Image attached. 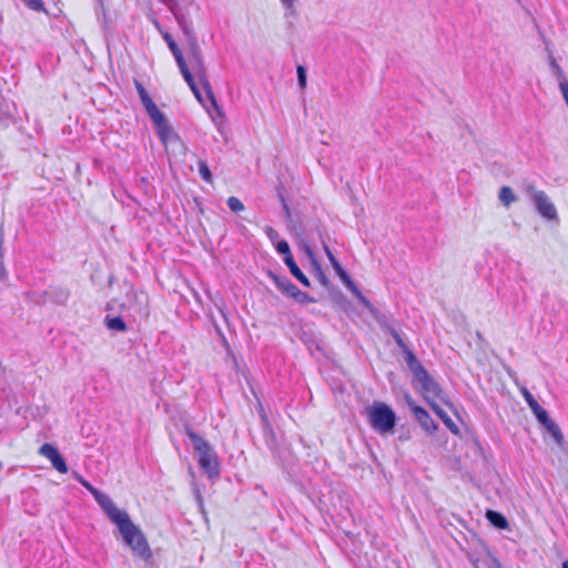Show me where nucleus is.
<instances>
[{
    "label": "nucleus",
    "instance_id": "obj_45",
    "mask_svg": "<svg viewBox=\"0 0 568 568\" xmlns=\"http://www.w3.org/2000/svg\"><path fill=\"white\" fill-rule=\"evenodd\" d=\"M343 283L352 291L354 290V287H357L354 282L352 281V278L348 276V274L346 273V277H339Z\"/></svg>",
    "mask_w": 568,
    "mask_h": 568
},
{
    "label": "nucleus",
    "instance_id": "obj_39",
    "mask_svg": "<svg viewBox=\"0 0 568 568\" xmlns=\"http://www.w3.org/2000/svg\"><path fill=\"white\" fill-rule=\"evenodd\" d=\"M189 87L192 90V92L195 95V98L197 99V101L200 103H203V98H202V94H201V91H200L197 84L195 82H193Z\"/></svg>",
    "mask_w": 568,
    "mask_h": 568
},
{
    "label": "nucleus",
    "instance_id": "obj_4",
    "mask_svg": "<svg viewBox=\"0 0 568 568\" xmlns=\"http://www.w3.org/2000/svg\"><path fill=\"white\" fill-rule=\"evenodd\" d=\"M368 422L379 434L392 433L396 425L395 412L385 403L375 402L368 409Z\"/></svg>",
    "mask_w": 568,
    "mask_h": 568
},
{
    "label": "nucleus",
    "instance_id": "obj_20",
    "mask_svg": "<svg viewBox=\"0 0 568 568\" xmlns=\"http://www.w3.org/2000/svg\"><path fill=\"white\" fill-rule=\"evenodd\" d=\"M486 517L497 528L505 529L508 526L507 519L497 511L488 510Z\"/></svg>",
    "mask_w": 568,
    "mask_h": 568
},
{
    "label": "nucleus",
    "instance_id": "obj_19",
    "mask_svg": "<svg viewBox=\"0 0 568 568\" xmlns=\"http://www.w3.org/2000/svg\"><path fill=\"white\" fill-rule=\"evenodd\" d=\"M542 426L551 435V437L555 439V442L558 445H562L564 435H562L559 426L552 419H550L548 423L544 424Z\"/></svg>",
    "mask_w": 568,
    "mask_h": 568
},
{
    "label": "nucleus",
    "instance_id": "obj_48",
    "mask_svg": "<svg viewBox=\"0 0 568 568\" xmlns=\"http://www.w3.org/2000/svg\"><path fill=\"white\" fill-rule=\"evenodd\" d=\"M305 253L310 257V260L312 261V264L314 265V260H316V257H315V254L312 251V248L310 246H307V245L305 246Z\"/></svg>",
    "mask_w": 568,
    "mask_h": 568
},
{
    "label": "nucleus",
    "instance_id": "obj_3",
    "mask_svg": "<svg viewBox=\"0 0 568 568\" xmlns=\"http://www.w3.org/2000/svg\"><path fill=\"white\" fill-rule=\"evenodd\" d=\"M409 361L412 362V365H409L408 368L413 373L414 382L417 384L416 387L428 405L432 406V404H436L437 399L449 405L440 385L428 374L418 358L410 357Z\"/></svg>",
    "mask_w": 568,
    "mask_h": 568
},
{
    "label": "nucleus",
    "instance_id": "obj_28",
    "mask_svg": "<svg viewBox=\"0 0 568 568\" xmlns=\"http://www.w3.org/2000/svg\"><path fill=\"white\" fill-rule=\"evenodd\" d=\"M291 298L295 300L300 304H308L315 302V298L302 292L298 287L296 288L295 293Z\"/></svg>",
    "mask_w": 568,
    "mask_h": 568
},
{
    "label": "nucleus",
    "instance_id": "obj_41",
    "mask_svg": "<svg viewBox=\"0 0 568 568\" xmlns=\"http://www.w3.org/2000/svg\"><path fill=\"white\" fill-rule=\"evenodd\" d=\"M529 408H530V409H531V412L534 413L535 417H537V416L541 415V413H544V412L546 410L544 407H541V406L539 405V403H538V402H537V403H535L534 405H531Z\"/></svg>",
    "mask_w": 568,
    "mask_h": 568
},
{
    "label": "nucleus",
    "instance_id": "obj_50",
    "mask_svg": "<svg viewBox=\"0 0 568 568\" xmlns=\"http://www.w3.org/2000/svg\"><path fill=\"white\" fill-rule=\"evenodd\" d=\"M266 233H267L268 237H270V239H272V240H273V239H275V237H277V235H278V234H277V232H276V231H274L272 227H268V229L266 230Z\"/></svg>",
    "mask_w": 568,
    "mask_h": 568
},
{
    "label": "nucleus",
    "instance_id": "obj_40",
    "mask_svg": "<svg viewBox=\"0 0 568 568\" xmlns=\"http://www.w3.org/2000/svg\"><path fill=\"white\" fill-rule=\"evenodd\" d=\"M283 7L290 11L291 14H295L294 0H280Z\"/></svg>",
    "mask_w": 568,
    "mask_h": 568
},
{
    "label": "nucleus",
    "instance_id": "obj_35",
    "mask_svg": "<svg viewBox=\"0 0 568 568\" xmlns=\"http://www.w3.org/2000/svg\"><path fill=\"white\" fill-rule=\"evenodd\" d=\"M297 81L302 90L306 88V69L303 65L297 67Z\"/></svg>",
    "mask_w": 568,
    "mask_h": 568
},
{
    "label": "nucleus",
    "instance_id": "obj_47",
    "mask_svg": "<svg viewBox=\"0 0 568 568\" xmlns=\"http://www.w3.org/2000/svg\"><path fill=\"white\" fill-rule=\"evenodd\" d=\"M134 84H135L136 91L139 93V97H142L143 94L148 93V91L145 90V88L143 87V84L141 82L135 80Z\"/></svg>",
    "mask_w": 568,
    "mask_h": 568
},
{
    "label": "nucleus",
    "instance_id": "obj_38",
    "mask_svg": "<svg viewBox=\"0 0 568 568\" xmlns=\"http://www.w3.org/2000/svg\"><path fill=\"white\" fill-rule=\"evenodd\" d=\"M3 243H4V230H3V226L0 225V272H2L4 270L3 253H2Z\"/></svg>",
    "mask_w": 568,
    "mask_h": 568
},
{
    "label": "nucleus",
    "instance_id": "obj_31",
    "mask_svg": "<svg viewBox=\"0 0 568 568\" xmlns=\"http://www.w3.org/2000/svg\"><path fill=\"white\" fill-rule=\"evenodd\" d=\"M227 206L230 207V210H231L232 212H235V213L241 212V211H243V210H244V204H243V203H242V201H241L239 197H236V196H230V197L227 199Z\"/></svg>",
    "mask_w": 568,
    "mask_h": 568
},
{
    "label": "nucleus",
    "instance_id": "obj_6",
    "mask_svg": "<svg viewBox=\"0 0 568 568\" xmlns=\"http://www.w3.org/2000/svg\"><path fill=\"white\" fill-rule=\"evenodd\" d=\"M141 102L149 114L155 131L162 143L166 144L169 139L173 135V131L165 118V115L159 110L156 104L152 101L149 93L140 97Z\"/></svg>",
    "mask_w": 568,
    "mask_h": 568
},
{
    "label": "nucleus",
    "instance_id": "obj_53",
    "mask_svg": "<svg viewBox=\"0 0 568 568\" xmlns=\"http://www.w3.org/2000/svg\"><path fill=\"white\" fill-rule=\"evenodd\" d=\"M98 7L103 9V0H97Z\"/></svg>",
    "mask_w": 568,
    "mask_h": 568
},
{
    "label": "nucleus",
    "instance_id": "obj_9",
    "mask_svg": "<svg viewBox=\"0 0 568 568\" xmlns=\"http://www.w3.org/2000/svg\"><path fill=\"white\" fill-rule=\"evenodd\" d=\"M72 477L79 481L91 495L94 497L95 501L100 505V507L105 511L108 510L114 503L106 494L100 491L94 486H92L88 480H85L78 471H72Z\"/></svg>",
    "mask_w": 568,
    "mask_h": 568
},
{
    "label": "nucleus",
    "instance_id": "obj_52",
    "mask_svg": "<svg viewBox=\"0 0 568 568\" xmlns=\"http://www.w3.org/2000/svg\"><path fill=\"white\" fill-rule=\"evenodd\" d=\"M168 8H170V4L176 3L175 0H161Z\"/></svg>",
    "mask_w": 568,
    "mask_h": 568
},
{
    "label": "nucleus",
    "instance_id": "obj_1",
    "mask_svg": "<svg viewBox=\"0 0 568 568\" xmlns=\"http://www.w3.org/2000/svg\"><path fill=\"white\" fill-rule=\"evenodd\" d=\"M104 513L116 525L124 544L131 549L132 554L144 561H149L152 558L149 542L140 527L130 519L128 513L119 509L115 504Z\"/></svg>",
    "mask_w": 568,
    "mask_h": 568
},
{
    "label": "nucleus",
    "instance_id": "obj_27",
    "mask_svg": "<svg viewBox=\"0 0 568 568\" xmlns=\"http://www.w3.org/2000/svg\"><path fill=\"white\" fill-rule=\"evenodd\" d=\"M549 64H550V68L554 71V73L557 77L559 82H561L562 79H567L566 75L564 74L562 69L557 63V61H556V59H555V57L552 55L551 52L549 53Z\"/></svg>",
    "mask_w": 568,
    "mask_h": 568
},
{
    "label": "nucleus",
    "instance_id": "obj_24",
    "mask_svg": "<svg viewBox=\"0 0 568 568\" xmlns=\"http://www.w3.org/2000/svg\"><path fill=\"white\" fill-rule=\"evenodd\" d=\"M197 166H199V174L200 176L207 183H212L213 182V175L211 173V170L209 168V165L206 164L205 161L203 160H200L197 162Z\"/></svg>",
    "mask_w": 568,
    "mask_h": 568
},
{
    "label": "nucleus",
    "instance_id": "obj_7",
    "mask_svg": "<svg viewBox=\"0 0 568 568\" xmlns=\"http://www.w3.org/2000/svg\"><path fill=\"white\" fill-rule=\"evenodd\" d=\"M526 192L530 194L536 210L542 217L550 221L558 220L557 209L544 191H538L534 185H528Z\"/></svg>",
    "mask_w": 568,
    "mask_h": 568
},
{
    "label": "nucleus",
    "instance_id": "obj_17",
    "mask_svg": "<svg viewBox=\"0 0 568 568\" xmlns=\"http://www.w3.org/2000/svg\"><path fill=\"white\" fill-rule=\"evenodd\" d=\"M195 59H196V62L201 69V71L199 72V79L201 81V84H202V88L203 90L205 91L209 100L212 102L213 105L216 106V101H215V98H214V93H213V90L209 83V81L206 80V78L204 77L203 72H202V69H203V62H202V59L200 57V54H195Z\"/></svg>",
    "mask_w": 568,
    "mask_h": 568
},
{
    "label": "nucleus",
    "instance_id": "obj_16",
    "mask_svg": "<svg viewBox=\"0 0 568 568\" xmlns=\"http://www.w3.org/2000/svg\"><path fill=\"white\" fill-rule=\"evenodd\" d=\"M430 408L434 413L443 420L446 427L454 434L459 435V427L453 422V419L437 405L432 404Z\"/></svg>",
    "mask_w": 568,
    "mask_h": 568
},
{
    "label": "nucleus",
    "instance_id": "obj_22",
    "mask_svg": "<svg viewBox=\"0 0 568 568\" xmlns=\"http://www.w3.org/2000/svg\"><path fill=\"white\" fill-rule=\"evenodd\" d=\"M324 251L336 274L339 277H346V271L342 267V265L339 264V262L337 261V258L334 256V254L326 244H324Z\"/></svg>",
    "mask_w": 568,
    "mask_h": 568
},
{
    "label": "nucleus",
    "instance_id": "obj_18",
    "mask_svg": "<svg viewBox=\"0 0 568 568\" xmlns=\"http://www.w3.org/2000/svg\"><path fill=\"white\" fill-rule=\"evenodd\" d=\"M105 326L110 329V331H114V332H125L128 329V326L125 324V322L122 320V317L120 316H105Z\"/></svg>",
    "mask_w": 568,
    "mask_h": 568
},
{
    "label": "nucleus",
    "instance_id": "obj_56",
    "mask_svg": "<svg viewBox=\"0 0 568 568\" xmlns=\"http://www.w3.org/2000/svg\"><path fill=\"white\" fill-rule=\"evenodd\" d=\"M284 209H285V211H286L287 213L290 212V210H288V207H287V204H285V203H284Z\"/></svg>",
    "mask_w": 568,
    "mask_h": 568
},
{
    "label": "nucleus",
    "instance_id": "obj_57",
    "mask_svg": "<svg viewBox=\"0 0 568 568\" xmlns=\"http://www.w3.org/2000/svg\"><path fill=\"white\" fill-rule=\"evenodd\" d=\"M190 3H193V0H189Z\"/></svg>",
    "mask_w": 568,
    "mask_h": 568
},
{
    "label": "nucleus",
    "instance_id": "obj_49",
    "mask_svg": "<svg viewBox=\"0 0 568 568\" xmlns=\"http://www.w3.org/2000/svg\"><path fill=\"white\" fill-rule=\"evenodd\" d=\"M305 253L310 257V260L312 261V264L314 265V260H316V257H315V254L312 251V248L310 246H307V245L305 246Z\"/></svg>",
    "mask_w": 568,
    "mask_h": 568
},
{
    "label": "nucleus",
    "instance_id": "obj_10",
    "mask_svg": "<svg viewBox=\"0 0 568 568\" xmlns=\"http://www.w3.org/2000/svg\"><path fill=\"white\" fill-rule=\"evenodd\" d=\"M169 10L174 16L179 27L182 29L186 38L196 44V39L194 34V29L192 21L186 17V14L183 12V10L178 6V3L170 4Z\"/></svg>",
    "mask_w": 568,
    "mask_h": 568
},
{
    "label": "nucleus",
    "instance_id": "obj_12",
    "mask_svg": "<svg viewBox=\"0 0 568 568\" xmlns=\"http://www.w3.org/2000/svg\"><path fill=\"white\" fill-rule=\"evenodd\" d=\"M268 276L275 283L277 288L288 297H292L297 286L293 284L286 276L277 275L273 272H268Z\"/></svg>",
    "mask_w": 568,
    "mask_h": 568
},
{
    "label": "nucleus",
    "instance_id": "obj_32",
    "mask_svg": "<svg viewBox=\"0 0 568 568\" xmlns=\"http://www.w3.org/2000/svg\"><path fill=\"white\" fill-rule=\"evenodd\" d=\"M70 296V292L64 288H57L53 291V298L55 302L60 304L67 303L68 298Z\"/></svg>",
    "mask_w": 568,
    "mask_h": 568
},
{
    "label": "nucleus",
    "instance_id": "obj_44",
    "mask_svg": "<svg viewBox=\"0 0 568 568\" xmlns=\"http://www.w3.org/2000/svg\"><path fill=\"white\" fill-rule=\"evenodd\" d=\"M361 304L367 308L368 311L373 312L374 311V306L371 304V302L364 296V295H361L358 298H357Z\"/></svg>",
    "mask_w": 568,
    "mask_h": 568
},
{
    "label": "nucleus",
    "instance_id": "obj_34",
    "mask_svg": "<svg viewBox=\"0 0 568 568\" xmlns=\"http://www.w3.org/2000/svg\"><path fill=\"white\" fill-rule=\"evenodd\" d=\"M29 9L33 11H43L44 3L42 0H21Z\"/></svg>",
    "mask_w": 568,
    "mask_h": 568
},
{
    "label": "nucleus",
    "instance_id": "obj_25",
    "mask_svg": "<svg viewBox=\"0 0 568 568\" xmlns=\"http://www.w3.org/2000/svg\"><path fill=\"white\" fill-rule=\"evenodd\" d=\"M39 454L51 460L59 452L53 445L45 443L39 448Z\"/></svg>",
    "mask_w": 568,
    "mask_h": 568
},
{
    "label": "nucleus",
    "instance_id": "obj_8",
    "mask_svg": "<svg viewBox=\"0 0 568 568\" xmlns=\"http://www.w3.org/2000/svg\"><path fill=\"white\" fill-rule=\"evenodd\" d=\"M406 403L420 427L428 434H434L437 430V424L433 420L428 412L422 406H418L410 396H406Z\"/></svg>",
    "mask_w": 568,
    "mask_h": 568
},
{
    "label": "nucleus",
    "instance_id": "obj_15",
    "mask_svg": "<svg viewBox=\"0 0 568 568\" xmlns=\"http://www.w3.org/2000/svg\"><path fill=\"white\" fill-rule=\"evenodd\" d=\"M284 263L286 264V266L290 268V272L297 281H300L306 287L311 286L310 280L300 270L293 256L284 258Z\"/></svg>",
    "mask_w": 568,
    "mask_h": 568
},
{
    "label": "nucleus",
    "instance_id": "obj_46",
    "mask_svg": "<svg viewBox=\"0 0 568 568\" xmlns=\"http://www.w3.org/2000/svg\"><path fill=\"white\" fill-rule=\"evenodd\" d=\"M536 418H537V420H538L541 425H544V424L548 423V422L551 419V418L549 417V415H548L547 410H545L544 413H541V415L537 416Z\"/></svg>",
    "mask_w": 568,
    "mask_h": 568
},
{
    "label": "nucleus",
    "instance_id": "obj_43",
    "mask_svg": "<svg viewBox=\"0 0 568 568\" xmlns=\"http://www.w3.org/2000/svg\"><path fill=\"white\" fill-rule=\"evenodd\" d=\"M529 408H530V409H531V412L534 413L535 417H537V416L541 415V413H544V412L546 410L544 407H541V406L539 405V403H538V402H537V403H535L534 405H531Z\"/></svg>",
    "mask_w": 568,
    "mask_h": 568
},
{
    "label": "nucleus",
    "instance_id": "obj_13",
    "mask_svg": "<svg viewBox=\"0 0 568 568\" xmlns=\"http://www.w3.org/2000/svg\"><path fill=\"white\" fill-rule=\"evenodd\" d=\"M389 333H390L392 337L394 338V341L396 342L397 346L402 349L407 366L412 365V362L409 361V358L416 357L414 352L407 346V344L404 342V339L402 338V336L399 335V333L396 329L389 328Z\"/></svg>",
    "mask_w": 568,
    "mask_h": 568
},
{
    "label": "nucleus",
    "instance_id": "obj_29",
    "mask_svg": "<svg viewBox=\"0 0 568 568\" xmlns=\"http://www.w3.org/2000/svg\"><path fill=\"white\" fill-rule=\"evenodd\" d=\"M52 466L61 474L68 473V466L63 459V457L59 454L55 455L51 460Z\"/></svg>",
    "mask_w": 568,
    "mask_h": 568
},
{
    "label": "nucleus",
    "instance_id": "obj_36",
    "mask_svg": "<svg viewBox=\"0 0 568 568\" xmlns=\"http://www.w3.org/2000/svg\"><path fill=\"white\" fill-rule=\"evenodd\" d=\"M314 268H315V272H316V275L320 280V282L323 284V285H326L327 284V277L326 275L324 274L320 263L317 262V260H314Z\"/></svg>",
    "mask_w": 568,
    "mask_h": 568
},
{
    "label": "nucleus",
    "instance_id": "obj_23",
    "mask_svg": "<svg viewBox=\"0 0 568 568\" xmlns=\"http://www.w3.org/2000/svg\"><path fill=\"white\" fill-rule=\"evenodd\" d=\"M163 39L165 40L168 47L170 48L172 54L174 55V59L176 62L183 60V54L181 52V50L179 49L178 44L175 43L174 39L172 38V36L168 32H164L163 33Z\"/></svg>",
    "mask_w": 568,
    "mask_h": 568
},
{
    "label": "nucleus",
    "instance_id": "obj_51",
    "mask_svg": "<svg viewBox=\"0 0 568 568\" xmlns=\"http://www.w3.org/2000/svg\"><path fill=\"white\" fill-rule=\"evenodd\" d=\"M352 293L358 298L362 294V292L358 290V287H354V290H352Z\"/></svg>",
    "mask_w": 568,
    "mask_h": 568
},
{
    "label": "nucleus",
    "instance_id": "obj_55",
    "mask_svg": "<svg viewBox=\"0 0 568 568\" xmlns=\"http://www.w3.org/2000/svg\"><path fill=\"white\" fill-rule=\"evenodd\" d=\"M562 568H568V559L562 562Z\"/></svg>",
    "mask_w": 568,
    "mask_h": 568
},
{
    "label": "nucleus",
    "instance_id": "obj_5",
    "mask_svg": "<svg viewBox=\"0 0 568 568\" xmlns=\"http://www.w3.org/2000/svg\"><path fill=\"white\" fill-rule=\"evenodd\" d=\"M141 102L149 114L155 131L162 143L166 144L169 139L173 135V131L165 118V115L159 110L156 104L152 101L149 93L140 97Z\"/></svg>",
    "mask_w": 568,
    "mask_h": 568
},
{
    "label": "nucleus",
    "instance_id": "obj_30",
    "mask_svg": "<svg viewBox=\"0 0 568 568\" xmlns=\"http://www.w3.org/2000/svg\"><path fill=\"white\" fill-rule=\"evenodd\" d=\"M176 63H178V67H179V69H180V71H181V73H182V75H183V78H184L185 82H186L189 85H190L191 83L195 82V81H194V78H193V75H192V73L190 72V70H189V68H187V65H186V63H185V60L183 59V60H181V61H179V62H176Z\"/></svg>",
    "mask_w": 568,
    "mask_h": 568
},
{
    "label": "nucleus",
    "instance_id": "obj_54",
    "mask_svg": "<svg viewBox=\"0 0 568 568\" xmlns=\"http://www.w3.org/2000/svg\"><path fill=\"white\" fill-rule=\"evenodd\" d=\"M562 568H568V559L562 562Z\"/></svg>",
    "mask_w": 568,
    "mask_h": 568
},
{
    "label": "nucleus",
    "instance_id": "obj_26",
    "mask_svg": "<svg viewBox=\"0 0 568 568\" xmlns=\"http://www.w3.org/2000/svg\"><path fill=\"white\" fill-rule=\"evenodd\" d=\"M39 454L51 460L59 452L53 445L45 443L39 448Z\"/></svg>",
    "mask_w": 568,
    "mask_h": 568
},
{
    "label": "nucleus",
    "instance_id": "obj_33",
    "mask_svg": "<svg viewBox=\"0 0 568 568\" xmlns=\"http://www.w3.org/2000/svg\"><path fill=\"white\" fill-rule=\"evenodd\" d=\"M276 251L284 256V258H288L292 255L290 245L286 241L282 240L276 244Z\"/></svg>",
    "mask_w": 568,
    "mask_h": 568
},
{
    "label": "nucleus",
    "instance_id": "obj_2",
    "mask_svg": "<svg viewBox=\"0 0 568 568\" xmlns=\"http://www.w3.org/2000/svg\"><path fill=\"white\" fill-rule=\"evenodd\" d=\"M185 434L191 439L194 450L199 454V466L210 479H216L221 475V464L212 445L196 434L191 426L185 425Z\"/></svg>",
    "mask_w": 568,
    "mask_h": 568
},
{
    "label": "nucleus",
    "instance_id": "obj_37",
    "mask_svg": "<svg viewBox=\"0 0 568 568\" xmlns=\"http://www.w3.org/2000/svg\"><path fill=\"white\" fill-rule=\"evenodd\" d=\"M520 393L529 407L531 405H534L535 403H537L536 398L532 396V394L526 387H521Z\"/></svg>",
    "mask_w": 568,
    "mask_h": 568
},
{
    "label": "nucleus",
    "instance_id": "obj_21",
    "mask_svg": "<svg viewBox=\"0 0 568 568\" xmlns=\"http://www.w3.org/2000/svg\"><path fill=\"white\" fill-rule=\"evenodd\" d=\"M498 199L506 206H509L511 203H514L517 200L514 191L509 186H503L499 190Z\"/></svg>",
    "mask_w": 568,
    "mask_h": 568
},
{
    "label": "nucleus",
    "instance_id": "obj_42",
    "mask_svg": "<svg viewBox=\"0 0 568 568\" xmlns=\"http://www.w3.org/2000/svg\"><path fill=\"white\" fill-rule=\"evenodd\" d=\"M529 408H530V409H531V412L534 413L535 417H537V416L541 415V413H544V412L546 410L544 407H541V406L539 405V403H538V402H537V403H535L534 405H531Z\"/></svg>",
    "mask_w": 568,
    "mask_h": 568
},
{
    "label": "nucleus",
    "instance_id": "obj_14",
    "mask_svg": "<svg viewBox=\"0 0 568 568\" xmlns=\"http://www.w3.org/2000/svg\"><path fill=\"white\" fill-rule=\"evenodd\" d=\"M133 300L135 303L136 313L140 317L149 316V307H148V295L144 292H134Z\"/></svg>",
    "mask_w": 568,
    "mask_h": 568
},
{
    "label": "nucleus",
    "instance_id": "obj_11",
    "mask_svg": "<svg viewBox=\"0 0 568 568\" xmlns=\"http://www.w3.org/2000/svg\"><path fill=\"white\" fill-rule=\"evenodd\" d=\"M475 568H500L498 560L490 554H470L468 556Z\"/></svg>",
    "mask_w": 568,
    "mask_h": 568
}]
</instances>
